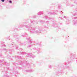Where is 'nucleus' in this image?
I'll list each match as a JSON object with an SVG mask.
<instances>
[{"mask_svg": "<svg viewBox=\"0 0 77 77\" xmlns=\"http://www.w3.org/2000/svg\"><path fill=\"white\" fill-rule=\"evenodd\" d=\"M9 3H12V1H9Z\"/></svg>", "mask_w": 77, "mask_h": 77, "instance_id": "f257e3e1", "label": "nucleus"}, {"mask_svg": "<svg viewBox=\"0 0 77 77\" xmlns=\"http://www.w3.org/2000/svg\"><path fill=\"white\" fill-rule=\"evenodd\" d=\"M2 2H5V0H2Z\"/></svg>", "mask_w": 77, "mask_h": 77, "instance_id": "f03ea898", "label": "nucleus"}]
</instances>
